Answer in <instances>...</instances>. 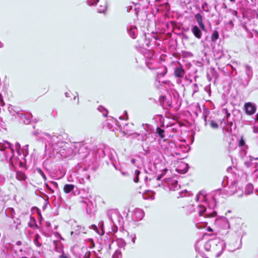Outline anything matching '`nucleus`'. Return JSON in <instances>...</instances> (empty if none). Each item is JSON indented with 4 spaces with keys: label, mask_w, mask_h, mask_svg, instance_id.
Instances as JSON below:
<instances>
[{
    "label": "nucleus",
    "mask_w": 258,
    "mask_h": 258,
    "mask_svg": "<svg viewBox=\"0 0 258 258\" xmlns=\"http://www.w3.org/2000/svg\"><path fill=\"white\" fill-rule=\"evenodd\" d=\"M243 110L246 114L251 115L255 113L256 107L255 104L248 102L244 104Z\"/></svg>",
    "instance_id": "nucleus-1"
},
{
    "label": "nucleus",
    "mask_w": 258,
    "mask_h": 258,
    "mask_svg": "<svg viewBox=\"0 0 258 258\" xmlns=\"http://www.w3.org/2000/svg\"><path fill=\"white\" fill-rule=\"evenodd\" d=\"M195 17L201 29L203 31H206V26L203 21V16L200 13H198L195 15Z\"/></svg>",
    "instance_id": "nucleus-2"
},
{
    "label": "nucleus",
    "mask_w": 258,
    "mask_h": 258,
    "mask_svg": "<svg viewBox=\"0 0 258 258\" xmlns=\"http://www.w3.org/2000/svg\"><path fill=\"white\" fill-rule=\"evenodd\" d=\"M191 32L197 38L200 39L202 38V32L198 26H194L191 29Z\"/></svg>",
    "instance_id": "nucleus-3"
},
{
    "label": "nucleus",
    "mask_w": 258,
    "mask_h": 258,
    "mask_svg": "<svg viewBox=\"0 0 258 258\" xmlns=\"http://www.w3.org/2000/svg\"><path fill=\"white\" fill-rule=\"evenodd\" d=\"M185 74V71L182 67L180 65L179 67H177L174 70V76L177 78H183Z\"/></svg>",
    "instance_id": "nucleus-4"
},
{
    "label": "nucleus",
    "mask_w": 258,
    "mask_h": 258,
    "mask_svg": "<svg viewBox=\"0 0 258 258\" xmlns=\"http://www.w3.org/2000/svg\"><path fill=\"white\" fill-rule=\"evenodd\" d=\"M65 95L68 98H71V97H72L74 99V100H77V103L78 104L79 103V96H78V94L77 92H72L71 91L69 90L68 92H66L65 93Z\"/></svg>",
    "instance_id": "nucleus-5"
},
{
    "label": "nucleus",
    "mask_w": 258,
    "mask_h": 258,
    "mask_svg": "<svg viewBox=\"0 0 258 258\" xmlns=\"http://www.w3.org/2000/svg\"><path fill=\"white\" fill-rule=\"evenodd\" d=\"M75 187V185L72 184H67L63 186V190L66 194H68L72 191Z\"/></svg>",
    "instance_id": "nucleus-6"
},
{
    "label": "nucleus",
    "mask_w": 258,
    "mask_h": 258,
    "mask_svg": "<svg viewBox=\"0 0 258 258\" xmlns=\"http://www.w3.org/2000/svg\"><path fill=\"white\" fill-rule=\"evenodd\" d=\"M16 178L19 180H24L26 179L27 176L24 172L18 171L16 173Z\"/></svg>",
    "instance_id": "nucleus-7"
},
{
    "label": "nucleus",
    "mask_w": 258,
    "mask_h": 258,
    "mask_svg": "<svg viewBox=\"0 0 258 258\" xmlns=\"http://www.w3.org/2000/svg\"><path fill=\"white\" fill-rule=\"evenodd\" d=\"M99 2V0H96V2L95 3V4L96 5L97 7H98L97 8L98 11L99 13H104L106 10V9H107L106 6L105 4H104L103 6L100 5V8H99V6L98 4V3Z\"/></svg>",
    "instance_id": "nucleus-8"
},
{
    "label": "nucleus",
    "mask_w": 258,
    "mask_h": 258,
    "mask_svg": "<svg viewBox=\"0 0 258 258\" xmlns=\"http://www.w3.org/2000/svg\"><path fill=\"white\" fill-rule=\"evenodd\" d=\"M156 134H158L159 137H160V138L163 139L165 137L164 135V131L161 128H160L159 127H157L156 128Z\"/></svg>",
    "instance_id": "nucleus-9"
},
{
    "label": "nucleus",
    "mask_w": 258,
    "mask_h": 258,
    "mask_svg": "<svg viewBox=\"0 0 258 258\" xmlns=\"http://www.w3.org/2000/svg\"><path fill=\"white\" fill-rule=\"evenodd\" d=\"M219 38V33L217 30H214L211 36V40L215 42Z\"/></svg>",
    "instance_id": "nucleus-10"
},
{
    "label": "nucleus",
    "mask_w": 258,
    "mask_h": 258,
    "mask_svg": "<svg viewBox=\"0 0 258 258\" xmlns=\"http://www.w3.org/2000/svg\"><path fill=\"white\" fill-rule=\"evenodd\" d=\"M41 238L40 236L38 234L35 235V239L34 240V244L38 247L42 246L41 243L39 242V239Z\"/></svg>",
    "instance_id": "nucleus-11"
},
{
    "label": "nucleus",
    "mask_w": 258,
    "mask_h": 258,
    "mask_svg": "<svg viewBox=\"0 0 258 258\" xmlns=\"http://www.w3.org/2000/svg\"><path fill=\"white\" fill-rule=\"evenodd\" d=\"M210 126L214 129H217L218 128L219 125L214 120H211L210 122Z\"/></svg>",
    "instance_id": "nucleus-12"
},
{
    "label": "nucleus",
    "mask_w": 258,
    "mask_h": 258,
    "mask_svg": "<svg viewBox=\"0 0 258 258\" xmlns=\"http://www.w3.org/2000/svg\"><path fill=\"white\" fill-rule=\"evenodd\" d=\"M199 208L200 209L199 211V215L200 216H202L203 214V213L206 212V208L205 206L199 205Z\"/></svg>",
    "instance_id": "nucleus-13"
},
{
    "label": "nucleus",
    "mask_w": 258,
    "mask_h": 258,
    "mask_svg": "<svg viewBox=\"0 0 258 258\" xmlns=\"http://www.w3.org/2000/svg\"><path fill=\"white\" fill-rule=\"evenodd\" d=\"M244 145H245V141L244 140L243 137L241 136L240 138V139L238 142V146H239V147H241L244 146Z\"/></svg>",
    "instance_id": "nucleus-14"
},
{
    "label": "nucleus",
    "mask_w": 258,
    "mask_h": 258,
    "mask_svg": "<svg viewBox=\"0 0 258 258\" xmlns=\"http://www.w3.org/2000/svg\"><path fill=\"white\" fill-rule=\"evenodd\" d=\"M37 172L38 173H39L41 176L42 177H43V178L45 180H46L47 178H46V175H45V174L44 173V172H43V171L40 168H38L37 169Z\"/></svg>",
    "instance_id": "nucleus-15"
},
{
    "label": "nucleus",
    "mask_w": 258,
    "mask_h": 258,
    "mask_svg": "<svg viewBox=\"0 0 258 258\" xmlns=\"http://www.w3.org/2000/svg\"><path fill=\"white\" fill-rule=\"evenodd\" d=\"M0 104L2 106H4L5 104L1 95H0Z\"/></svg>",
    "instance_id": "nucleus-16"
},
{
    "label": "nucleus",
    "mask_w": 258,
    "mask_h": 258,
    "mask_svg": "<svg viewBox=\"0 0 258 258\" xmlns=\"http://www.w3.org/2000/svg\"><path fill=\"white\" fill-rule=\"evenodd\" d=\"M165 98H166V97H165V96H160V101L161 102H164V101H165Z\"/></svg>",
    "instance_id": "nucleus-17"
},
{
    "label": "nucleus",
    "mask_w": 258,
    "mask_h": 258,
    "mask_svg": "<svg viewBox=\"0 0 258 258\" xmlns=\"http://www.w3.org/2000/svg\"><path fill=\"white\" fill-rule=\"evenodd\" d=\"M59 258H68L67 255H66L64 253H63L61 255L59 256Z\"/></svg>",
    "instance_id": "nucleus-18"
},
{
    "label": "nucleus",
    "mask_w": 258,
    "mask_h": 258,
    "mask_svg": "<svg viewBox=\"0 0 258 258\" xmlns=\"http://www.w3.org/2000/svg\"><path fill=\"white\" fill-rule=\"evenodd\" d=\"M167 73V69L166 68V71L164 73H160L159 75L160 76H161L162 77H164L165 76V75L166 74V73Z\"/></svg>",
    "instance_id": "nucleus-19"
},
{
    "label": "nucleus",
    "mask_w": 258,
    "mask_h": 258,
    "mask_svg": "<svg viewBox=\"0 0 258 258\" xmlns=\"http://www.w3.org/2000/svg\"><path fill=\"white\" fill-rule=\"evenodd\" d=\"M135 174H137V176H139V175L140 174V171L139 170H136L135 171Z\"/></svg>",
    "instance_id": "nucleus-20"
},
{
    "label": "nucleus",
    "mask_w": 258,
    "mask_h": 258,
    "mask_svg": "<svg viewBox=\"0 0 258 258\" xmlns=\"http://www.w3.org/2000/svg\"><path fill=\"white\" fill-rule=\"evenodd\" d=\"M207 230L208 231H210V232H212L213 231V230L212 229V228H211L210 227H208L207 229Z\"/></svg>",
    "instance_id": "nucleus-21"
},
{
    "label": "nucleus",
    "mask_w": 258,
    "mask_h": 258,
    "mask_svg": "<svg viewBox=\"0 0 258 258\" xmlns=\"http://www.w3.org/2000/svg\"><path fill=\"white\" fill-rule=\"evenodd\" d=\"M164 176V173H162L160 176H159L157 178V180H159L161 177Z\"/></svg>",
    "instance_id": "nucleus-22"
},
{
    "label": "nucleus",
    "mask_w": 258,
    "mask_h": 258,
    "mask_svg": "<svg viewBox=\"0 0 258 258\" xmlns=\"http://www.w3.org/2000/svg\"><path fill=\"white\" fill-rule=\"evenodd\" d=\"M207 116L206 115L204 116V121L205 122V125H207Z\"/></svg>",
    "instance_id": "nucleus-23"
},
{
    "label": "nucleus",
    "mask_w": 258,
    "mask_h": 258,
    "mask_svg": "<svg viewBox=\"0 0 258 258\" xmlns=\"http://www.w3.org/2000/svg\"><path fill=\"white\" fill-rule=\"evenodd\" d=\"M167 169H164L163 171V173H164V175H165V173L167 171Z\"/></svg>",
    "instance_id": "nucleus-24"
},
{
    "label": "nucleus",
    "mask_w": 258,
    "mask_h": 258,
    "mask_svg": "<svg viewBox=\"0 0 258 258\" xmlns=\"http://www.w3.org/2000/svg\"><path fill=\"white\" fill-rule=\"evenodd\" d=\"M21 243H22V242L20 241H18L17 242V244L18 245H20L21 244Z\"/></svg>",
    "instance_id": "nucleus-25"
},
{
    "label": "nucleus",
    "mask_w": 258,
    "mask_h": 258,
    "mask_svg": "<svg viewBox=\"0 0 258 258\" xmlns=\"http://www.w3.org/2000/svg\"><path fill=\"white\" fill-rule=\"evenodd\" d=\"M139 181V177L138 176H137L136 179L135 180L136 182H138Z\"/></svg>",
    "instance_id": "nucleus-26"
},
{
    "label": "nucleus",
    "mask_w": 258,
    "mask_h": 258,
    "mask_svg": "<svg viewBox=\"0 0 258 258\" xmlns=\"http://www.w3.org/2000/svg\"><path fill=\"white\" fill-rule=\"evenodd\" d=\"M255 120L258 121V113L256 114Z\"/></svg>",
    "instance_id": "nucleus-27"
},
{
    "label": "nucleus",
    "mask_w": 258,
    "mask_h": 258,
    "mask_svg": "<svg viewBox=\"0 0 258 258\" xmlns=\"http://www.w3.org/2000/svg\"><path fill=\"white\" fill-rule=\"evenodd\" d=\"M44 90H45V92H48V88H44Z\"/></svg>",
    "instance_id": "nucleus-28"
},
{
    "label": "nucleus",
    "mask_w": 258,
    "mask_h": 258,
    "mask_svg": "<svg viewBox=\"0 0 258 258\" xmlns=\"http://www.w3.org/2000/svg\"><path fill=\"white\" fill-rule=\"evenodd\" d=\"M228 152H231V149H230V147H228Z\"/></svg>",
    "instance_id": "nucleus-29"
},
{
    "label": "nucleus",
    "mask_w": 258,
    "mask_h": 258,
    "mask_svg": "<svg viewBox=\"0 0 258 258\" xmlns=\"http://www.w3.org/2000/svg\"><path fill=\"white\" fill-rule=\"evenodd\" d=\"M231 2H234L235 0H229Z\"/></svg>",
    "instance_id": "nucleus-30"
},
{
    "label": "nucleus",
    "mask_w": 258,
    "mask_h": 258,
    "mask_svg": "<svg viewBox=\"0 0 258 258\" xmlns=\"http://www.w3.org/2000/svg\"><path fill=\"white\" fill-rule=\"evenodd\" d=\"M38 214H39V215H40V212H39V210L38 211Z\"/></svg>",
    "instance_id": "nucleus-31"
},
{
    "label": "nucleus",
    "mask_w": 258,
    "mask_h": 258,
    "mask_svg": "<svg viewBox=\"0 0 258 258\" xmlns=\"http://www.w3.org/2000/svg\"><path fill=\"white\" fill-rule=\"evenodd\" d=\"M71 235H73V231H72V232H71Z\"/></svg>",
    "instance_id": "nucleus-32"
},
{
    "label": "nucleus",
    "mask_w": 258,
    "mask_h": 258,
    "mask_svg": "<svg viewBox=\"0 0 258 258\" xmlns=\"http://www.w3.org/2000/svg\"><path fill=\"white\" fill-rule=\"evenodd\" d=\"M224 6H225V8H227V6H226L225 4H224Z\"/></svg>",
    "instance_id": "nucleus-33"
},
{
    "label": "nucleus",
    "mask_w": 258,
    "mask_h": 258,
    "mask_svg": "<svg viewBox=\"0 0 258 258\" xmlns=\"http://www.w3.org/2000/svg\"><path fill=\"white\" fill-rule=\"evenodd\" d=\"M22 258H28V257H27L26 256H24V257H22Z\"/></svg>",
    "instance_id": "nucleus-34"
},
{
    "label": "nucleus",
    "mask_w": 258,
    "mask_h": 258,
    "mask_svg": "<svg viewBox=\"0 0 258 258\" xmlns=\"http://www.w3.org/2000/svg\"><path fill=\"white\" fill-rule=\"evenodd\" d=\"M184 207V205H183V206H182V208H183Z\"/></svg>",
    "instance_id": "nucleus-35"
}]
</instances>
